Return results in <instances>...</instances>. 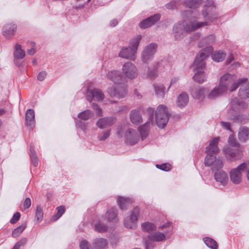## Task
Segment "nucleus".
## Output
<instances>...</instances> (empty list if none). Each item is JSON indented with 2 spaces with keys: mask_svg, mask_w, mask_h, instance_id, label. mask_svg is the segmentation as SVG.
<instances>
[{
  "mask_svg": "<svg viewBox=\"0 0 249 249\" xmlns=\"http://www.w3.org/2000/svg\"><path fill=\"white\" fill-rule=\"evenodd\" d=\"M225 57L226 53L222 51H215L212 55L213 60L217 62L222 61Z\"/></svg>",
  "mask_w": 249,
  "mask_h": 249,
  "instance_id": "obj_37",
  "label": "nucleus"
},
{
  "mask_svg": "<svg viewBox=\"0 0 249 249\" xmlns=\"http://www.w3.org/2000/svg\"><path fill=\"white\" fill-rule=\"evenodd\" d=\"M57 213L53 217V219L54 221L56 220L59 218L65 212V208L63 206L57 207Z\"/></svg>",
  "mask_w": 249,
  "mask_h": 249,
  "instance_id": "obj_50",
  "label": "nucleus"
},
{
  "mask_svg": "<svg viewBox=\"0 0 249 249\" xmlns=\"http://www.w3.org/2000/svg\"><path fill=\"white\" fill-rule=\"evenodd\" d=\"M152 123L147 121L143 125L139 127L138 130L140 132L142 140L145 139L148 135L150 126Z\"/></svg>",
  "mask_w": 249,
  "mask_h": 249,
  "instance_id": "obj_29",
  "label": "nucleus"
},
{
  "mask_svg": "<svg viewBox=\"0 0 249 249\" xmlns=\"http://www.w3.org/2000/svg\"><path fill=\"white\" fill-rule=\"evenodd\" d=\"M158 63H155L153 65V68H148L147 73H144L143 77L150 79H155L158 76Z\"/></svg>",
  "mask_w": 249,
  "mask_h": 249,
  "instance_id": "obj_28",
  "label": "nucleus"
},
{
  "mask_svg": "<svg viewBox=\"0 0 249 249\" xmlns=\"http://www.w3.org/2000/svg\"><path fill=\"white\" fill-rule=\"evenodd\" d=\"M17 30V26L14 24L5 25L2 29V35L7 39H12Z\"/></svg>",
  "mask_w": 249,
  "mask_h": 249,
  "instance_id": "obj_18",
  "label": "nucleus"
},
{
  "mask_svg": "<svg viewBox=\"0 0 249 249\" xmlns=\"http://www.w3.org/2000/svg\"><path fill=\"white\" fill-rule=\"evenodd\" d=\"M32 47L31 49H28L27 51V53L30 55H34L35 54V53H36L35 43L34 42H32Z\"/></svg>",
  "mask_w": 249,
  "mask_h": 249,
  "instance_id": "obj_61",
  "label": "nucleus"
},
{
  "mask_svg": "<svg viewBox=\"0 0 249 249\" xmlns=\"http://www.w3.org/2000/svg\"><path fill=\"white\" fill-rule=\"evenodd\" d=\"M249 128L247 126H241L239 128L238 133L239 140L242 142H247L249 139Z\"/></svg>",
  "mask_w": 249,
  "mask_h": 249,
  "instance_id": "obj_22",
  "label": "nucleus"
},
{
  "mask_svg": "<svg viewBox=\"0 0 249 249\" xmlns=\"http://www.w3.org/2000/svg\"><path fill=\"white\" fill-rule=\"evenodd\" d=\"M156 166L157 168L165 171H169L171 169V165L168 163H163L162 164H156Z\"/></svg>",
  "mask_w": 249,
  "mask_h": 249,
  "instance_id": "obj_53",
  "label": "nucleus"
},
{
  "mask_svg": "<svg viewBox=\"0 0 249 249\" xmlns=\"http://www.w3.org/2000/svg\"><path fill=\"white\" fill-rule=\"evenodd\" d=\"M219 138L216 137L210 141L209 145L206 147L207 155L205 158L204 164L206 166H211L213 171L218 170L223 167V162L219 159H216V155L219 149L217 146Z\"/></svg>",
  "mask_w": 249,
  "mask_h": 249,
  "instance_id": "obj_2",
  "label": "nucleus"
},
{
  "mask_svg": "<svg viewBox=\"0 0 249 249\" xmlns=\"http://www.w3.org/2000/svg\"><path fill=\"white\" fill-rule=\"evenodd\" d=\"M213 51V48L212 46H208L199 53L196 56V58L192 65V68L196 73L193 76L194 80L196 82L202 83L207 80V76L204 73V70L205 68V60Z\"/></svg>",
  "mask_w": 249,
  "mask_h": 249,
  "instance_id": "obj_1",
  "label": "nucleus"
},
{
  "mask_svg": "<svg viewBox=\"0 0 249 249\" xmlns=\"http://www.w3.org/2000/svg\"><path fill=\"white\" fill-rule=\"evenodd\" d=\"M215 8V5L212 0H208L205 4L204 9L202 11V15L206 20L212 21L215 18L213 14V10Z\"/></svg>",
  "mask_w": 249,
  "mask_h": 249,
  "instance_id": "obj_12",
  "label": "nucleus"
},
{
  "mask_svg": "<svg viewBox=\"0 0 249 249\" xmlns=\"http://www.w3.org/2000/svg\"><path fill=\"white\" fill-rule=\"evenodd\" d=\"M156 122L160 128H164L169 120V114L167 107L163 105H159L155 111Z\"/></svg>",
  "mask_w": 249,
  "mask_h": 249,
  "instance_id": "obj_6",
  "label": "nucleus"
},
{
  "mask_svg": "<svg viewBox=\"0 0 249 249\" xmlns=\"http://www.w3.org/2000/svg\"><path fill=\"white\" fill-rule=\"evenodd\" d=\"M126 142L133 145L138 142L139 140V136L136 131L133 129L129 128L124 135Z\"/></svg>",
  "mask_w": 249,
  "mask_h": 249,
  "instance_id": "obj_16",
  "label": "nucleus"
},
{
  "mask_svg": "<svg viewBox=\"0 0 249 249\" xmlns=\"http://www.w3.org/2000/svg\"><path fill=\"white\" fill-rule=\"evenodd\" d=\"M189 102V96L185 92L180 93L177 98V105L178 107L182 108L185 107Z\"/></svg>",
  "mask_w": 249,
  "mask_h": 249,
  "instance_id": "obj_26",
  "label": "nucleus"
},
{
  "mask_svg": "<svg viewBox=\"0 0 249 249\" xmlns=\"http://www.w3.org/2000/svg\"><path fill=\"white\" fill-rule=\"evenodd\" d=\"M142 228L143 231L149 232L154 230L156 226L152 223L146 222L142 224Z\"/></svg>",
  "mask_w": 249,
  "mask_h": 249,
  "instance_id": "obj_45",
  "label": "nucleus"
},
{
  "mask_svg": "<svg viewBox=\"0 0 249 249\" xmlns=\"http://www.w3.org/2000/svg\"><path fill=\"white\" fill-rule=\"evenodd\" d=\"M223 93H225L224 91L218 85L217 87H215L212 90H211L209 93H207V97L209 99H213L220 96Z\"/></svg>",
  "mask_w": 249,
  "mask_h": 249,
  "instance_id": "obj_33",
  "label": "nucleus"
},
{
  "mask_svg": "<svg viewBox=\"0 0 249 249\" xmlns=\"http://www.w3.org/2000/svg\"><path fill=\"white\" fill-rule=\"evenodd\" d=\"M130 119L132 123L136 125H139L142 122V118L140 112L135 109L131 111Z\"/></svg>",
  "mask_w": 249,
  "mask_h": 249,
  "instance_id": "obj_25",
  "label": "nucleus"
},
{
  "mask_svg": "<svg viewBox=\"0 0 249 249\" xmlns=\"http://www.w3.org/2000/svg\"><path fill=\"white\" fill-rule=\"evenodd\" d=\"M132 202V200L129 198L118 197L117 203L121 210H125L127 206Z\"/></svg>",
  "mask_w": 249,
  "mask_h": 249,
  "instance_id": "obj_30",
  "label": "nucleus"
},
{
  "mask_svg": "<svg viewBox=\"0 0 249 249\" xmlns=\"http://www.w3.org/2000/svg\"><path fill=\"white\" fill-rule=\"evenodd\" d=\"M110 135V129L102 132L98 136L99 141H103L107 139Z\"/></svg>",
  "mask_w": 249,
  "mask_h": 249,
  "instance_id": "obj_48",
  "label": "nucleus"
},
{
  "mask_svg": "<svg viewBox=\"0 0 249 249\" xmlns=\"http://www.w3.org/2000/svg\"><path fill=\"white\" fill-rule=\"evenodd\" d=\"M228 142L229 144L232 146L238 147L240 146V144L232 135H230L228 139Z\"/></svg>",
  "mask_w": 249,
  "mask_h": 249,
  "instance_id": "obj_51",
  "label": "nucleus"
},
{
  "mask_svg": "<svg viewBox=\"0 0 249 249\" xmlns=\"http://www.w3.org/2000/svg\"><path fill=\"white\" fill-rule=\"evenodd\" d=\"M228 117L229 118L233 120L234 122L238 123H244L245 122V118L244 116L240 114H234L232 116H230V112L228 113Z\"/></svg>",
  "mask_w": 249,
  "mask_h": 249,
  "instance_id": "obj_43",
  "label": "nucleus"
},
{
  "mask_svg": "<svg viewBox=\"0 0 249 249\" xmlns=\"http://www.w3.org/2000/svg\"><path fill=\"white\" fill-rule=\"evenodd\" d=\"M178 80V77H173L171 80L170 85L169 88L170 87V86H171L173 85L176 83Z\"/></svg>",
  "mask_w": 249,
  "mask_h": 249,
  "instance_id": "obj_63",
  "label": "nucleus"
},
{
  "mask_svg": "<svg viewBox=\"0 0 249 249\" xmlns=\"http://www.w3.org/2000/svg\"><path fill=\"white\" fill-rule=\"evenodd\" d=\"M243 172L246 173L247 179L249 180V161L239 164L236 168L231 171L230 176L232 183L237 184L241 182Z\"/></svg>",
  "mask_w": 249,
  "mask_h": 249,
  "instance_id": "obj_5",
  "label": "nucleus"
},
{
  "mask_svg": "<svg viewBox=\"0 0 249 249\" xmlns=\"http://www.w3.org/2000/svg\"><path fill=\"white\" fill-rule=\"evenodd\" d=\"M123 75L126 78L133 79L138 76V69L135 65L131 62H127L124 64L122 69Z\"/></svg>",
  "mask_w": 249,
  "mask_h": 249,
  "instance_id": "obj_8",
  "label": "nucleus"
},
{
  "mask_svg": "<svg viewBox=\"0 0 249 249\" xmlns=\"http://www.w3.org/2000/svg\"><path fill=\"white\" fill-rule=\"evenodd\" d=\"M87 100L91 102L93 99L100 101H102L104 97V94L103 92L98 89H88L87 90Z\"/></svg>",
  "mask_w": 249,
  "mask_h": 249,
  "instance_id": "obj_14",
  "label": "nucleus"
},
{
  "mask_svg": "<svg viewBox=\"0 0 249 249\" xmlns=\"http://www.w3.org/2000/svg\"><path fill=\"white\" fill-rule=\"evenodd\" d=\"M27 240V238H22L19 241H18L15 245H16L19 249L20 247L23 246L26 244Z\"/></svg>",
  "mask_w": 249,
  "mask_h": 249,
  "instance_id": "obj_60",
  "label": "nucleus"
},
{
  "mask_svg": "<svg viewBox=\"0 0 249 249\" xmlns=\"http://www.w3.org/2000/svg\"><path fill=\"white\" fill-rule=\"evenodd\" d=\"M160 14H155L141 22L140 23V27L142 29L148 28L153 25H154L160 20Z\"/></svg>",
  "mask_w": 249,
  "mask_h": 249,
  "instance_id": "obj_17",
  "label": "nucleus"
},
{
  "mask_svg": "<svg viewBox=\"0 0 249 249\" xmlns=\"http://www.w3.org/2000/svg\"><path fill=\"white\" fill-rule=\"evenodd\" d=\"M25 55L24 51L22 49L21 46L18 44H16L14 47V56L15 63L17 64V61L22 59Z\"/></svg>",
  "mask_w": 249,
  "mask_h": 249,
  "instance_id": "obj_24",
  "label": "nucleus"
},
{
  "mask_svg": "<svg viewBox=\"0 0 249 249\" xmlns=\"http://www.w3.org/2000/svg\"><path fill=\"white\" fill-rule=\"evenodd\" d=\"M93 116L92 112L89 109L84 110L78 114V118L81 120L86 121Z\"/></svg>",
  "mask_w": 249,
  "mask_h": 249,
  "instance_id": "obj_39",
  "label": "nucleus"
},
{
  "mask_svg": "<svg viewBox=\"0 0 249 249\" xmlns=\"http://www.w3.org/2000/svg\"><path fill=\"white\" fill-rule=\"evenodd\" d=\"M238 95L241 99L249 97V82L242 85L239 90Z\"/></svg>",
  "mask_w": 249,
  "mask_h": 249,
  "instance_id": "obj_32",
  "label": "nucleus"
},
{
  "mask_svg": "<svg viewBox=\"0 0 249 249\" xmlns=\"http://www.w3.org/2000/svg\"><path fill=\"white\" fill-rule=\"evenodd\" d=\"M26 123L28 126L33 129L35 126V112L32 109H28L26 112Z\"/></svg>",
  "mask_w": 249,
  "mask_h": 249,
  "instance_id": "obj_23",
  "label": "nucleus"
},
{
  "mask_svg": "<svg viewBox=\"0 0 249 249\" xmlns=\"http://www.w3.org/2000/svg\"><path fill=\"white\" fill-rule=\"evenodd\" d=\"M247 81V78L237 80L235 75L226 73L220 77L218 85L226 93L228 90L231 92L235 90L240 84L246 83Z\"/></svg>",
  "mask_w": 249,
  "mask_h": 249,
  "instance_id": "obj_4",
  "label": "nucleus"
},
{
  "mask_svg": "<svg viewBox=\"0 0 249 249\" xmlns=\"http://www.w3.org/2000/svg\"><path fill=\"white\" fill-rule=\"evenodd\" d=\"M107 92L111 97H116L119 99L124 97L127 94L124 86H112L108 89Z\"/></svg>",
  "mask_w": 249,
  "mask_h": 249,
  "instance_id": "obj_13",
  "label": "nucleus"
},
{
  "mask_svg": "<svg viewBox=\"0 0 249 249\" xmlns=\"http://www.w3.org/2000/svg\"><path fill=\"white\" fill-rule=\"evenodd\" d=\"M80 249H92L89 243L86 240H82L80 243Z\"/></svg>",
  "mask_w": 249,
  "mask_h": 249,
  "instance_id": "obj_54",
  "label": "nucleus"
},
{
  "mask_svg": "<svg viewBox=\"0 0 249 249\" xmlns=\"http://www.w3.org/2000/svg\"><path fill=\"white\" fill-rule=\"evenodd\" d=\"M215 38L213 35H209L201 40L199 44V47H201L206 44H209L214 42Z\"/></svg>",
  "mask_w": 249,
  "mask_h": 249,
  "instance_id": "obj_42",
  "label": "nucleus"
},
{
  "mask_svg": "<svg viewBox=\"0 0 249 249\" xmlns=\"http://www.w3.org/2000/svg\"><path fill=\"white\" fill-rule=\"evenodd\" d=\"M25 228L26 226L23 224L15 229L12 232V236L13 237H18L23 231Z\"/></svg>",
  "mask_w": 249,
  "mask_h": 249,
  "instance_id": "obj_47",
  "label": "nucleus"
},
{
  "mask_svg": "<svg viewBox=\"0 0 249 249\" xmlns=\"http://www.w3.org/2000/svg\"><path fill=\"white\" fill-rule=\"evenodd\" d=\"M20 216V214L19 213H15L12 217V218L10 220V222L12 224H14L16 223L19 219Z\"/></svg>",
  "mask_w": 249,
  "mask_h": 249,
  "instance_id": "obj_58",
  "label": "nucleus"
},
{
  "mask_svg": "<svg viewBox=\"0 0 249 249\" xmlns=\"http://www.w3.org/2000/svg\"><path fill=\"white\" fill-rule=\"evenodd\" d=\"M123 129L122 127L118 128L117 133L119 137H122L123 136Z\"/></svg>",
  "mask_w": 249,
  "mask_h": 249,
  "instance_id": "obj_64",
  "label": "nucleus"
},
{
  "mask_svg": "<svg viewBox=\"0 0 249 249\" xmlns=\"http://www.w3.org/2000/svg\"><path fill=\"white\" fill-rule=\"evenodd\" d=\"M202 0H188L185 1V5L190 8H196L202 3Z\"/></svg>",
  "mask_w": 249,
  "mask_h": 249,
  "instance_id": "obj_41",
  "label": "nucleus"
},
{
  "mask_svg": "<svg viewBox=\"0 0 249 249\" xmlns=\"http://www.w3.org/2000/svg\"><path fill=\"white\" fill-rule=\"evenodd\" d=\"M43 213L42 209L39 206L36 207L35 219L37 221H40L43 219Z\"/></svg>",
  "mask_w": 249,
  "mask_h": 249,
  "instance_id": "obj_49",
  "label": "nucleus"
},
{
  "mask_svg": "<svg viewBox=\"0 0 249 249\" xmlns=\"http://www.w3.org/2000/svg\"><path fill=\"white\" fill-rule=\"evenodd\" d=\"M116 122L113 117H104L99 119L96 122V125L100 129H104L111 126Z\"/></svg>",
  "mask_w": 249,
  "mask_h": 249,
  "instance_id": "obj_19",
  "label": "nucleus"
},
{
  "mask_svg": "<svg viewBox=\"0 0 249 249\" xmlns=\"http://www.w3.org/2000/svg\"><path fill=\"white\" fill-rule=\"evenodd\" d=\"M208 22H198L196 20L186 23L185 21H179L176 23L173 28V32L175 39L176 40L182 39L186 34L190 31H193L203 26L207 25Z\"/></svg>",
  "mask_w": 249,
  "mask_h": 249,
  "instance_id": "obj_3",
  "label": "nucleus"
},
{
  "mask_svg": "<svg viewBox=\"0 0 249 249\" xmlns=\"http://www.w3.org/2000/svg\"><path fill=\"white\" fill-rule=\"evenodd\" d=\"M30 156L32 164L34 166H36L38 164V158L35 154L33 150V148L32 147V146H30Z\"/></svg>",
  "mask_w": 249,
  "mask_h": 249,
  "instance_id": "obj_46",
  "label": "nucleus"
},
{
  "mask_svg": "<svg viewBox=\"0 0 249 249\" xmlns=\"http://www.w3.org/2000/svg\"><path fill=\"white\" fill-rule=\"evenodd\" d=\"M91 107L92 109L95 111L96 114L98 116H103L102 110L97 104L94 103H92L91 105Z\"/></svg>",
  "mask_w": 249,
  "mask_h": 249,
  "instance_id": "obj_52",
  "label": "nucleus"
},
{
  "mask_svg": "<svg viewBox=\"0 0 249 249\" xmlns=\"http://www.w3.org/2000/svg\"><path fill=\"white\" fill-rule=\"evenodd\" d=\"M157 44L152 43L144 48L142 53V59L144 62H147L153 57L157 51Z\"/></svg>",
  "mask_w": 249,
  "mask_h": 249,
  "instance_id": "obj_10",
  "label": "nucleus"
},
{
  "mask_svg": "<svg viewBox=\"0 0 249 249\" xmlns=\"http://www.w3.org/2000/svg\"><path fill=\"white\" fill-rule=\"evenodd\" d=\"M47 73L45 71H42L40 72L37 76V79L40 81H43L46 77Z\"/></svg>",
  "mask_w": 249,
  "mask_h": 249,
  "instance_id": "obj_56",
  "label": "nucleus"
},
{
  "mask_svg": "<svg viewBox=\"0 0 249 249\" xmlns=\"http://www.w3.org/2000/svg\"><path fill=\"white\" fill-rule=\"evenodd\" d=\"M231 107L233 110H240L246 107L247 105L243 102H240L236 98L233 99L231 101Z\"/></svg>",
  "mask_w": 249,
  "mask_h": 249,
  "instance_id": "obj_36",
  "label": "nucleus"
},
{
  "mask_svg": "<svg viewBox=\"0 0 249 249\" xmlns=\"http://www.w3.org/2000/svg\"><path fill=\"white\" fill-rule=\"evenodd\" d=\"M208 92L209 90L207 88L196 86L192 89L191 94L194 98L200 99L204 97Z\"/></svg>",
  "mask_w": 249,
  "mask_h": 249,
  "instance_id": "obj_20",
  "label": "nucleus"
},
{
  "mask_svg": "<svg viewBox=\"0 0 249 249\" xmlns=\"http://www.w3.org/2000/svg\"><path fill=\"white\" fill-rule=\"evenodd\" d=\"M136 49H132L129 46L128 47H124L119 53V56L130 60H134L136 59Z\"/></svg>",
  "mask_w": 249,
  "mask_h": 249,
  "instance_id": "obj_15",
  "label": "nucleus"
},
{
  "mask_svg": "<svg viewBox=\"0 0 249 249\" xmlns=\"http://www.w3.org/2000/svg\"><path fill=\"white\" fill-rule=\"evenodd\" d=\"M167 9L173 10L177 8V2L173 1L169 2L166 5Z\"/></svg>",
  "mask_w": 249,
  "mask_h": 249,
  "instance_id": "obj_57",
  "label": "nucleus"
},
{
  "mask_svg": "<svg viewBox=\"0 0 249 249\" xmlns=\"http://www.w3.org/2000/svg\"><path fill=\"white\" fill-rule=\"evenodd\" d=\"M105 218L107 221H117V210L115 208H112L108 210L105 215Z\"/></svg>",
  "mask_w": 249,
  "mask_h": 249,
  "instance_id": "obj_31",
  "label": "nucleus"
},
{
  "mask_svg": "<svg viewBox=\"0 0 249 249\" xmlns=\"http://www.w3.org/2000/svg\"><path fill=\"white\" fill-rule=\"evenodd\" d=\"M106 77L107 79L111 81L116 85L124 84L125 82V78L122 72L118 70H112L107 73Z\"/></svg>",
  "mask_w": 249,
  "mask_h": 249,
  "instance_id": "obj_9",
  "label": "nucleus"
},
{
  "mask_svg": "<svg viewBox=\"0 0 249 249\" xmlns=\"http://www.w3.org/2000/svg\"><path fill=\"white\" fill-rule=\"evenodd\" d=\"M140 213V209L135 207L131 212L130 214L126 216L124 220V225L125 228L130 229H135L137 226L138 216Z\"/></svg>",
  "mask_w": 249,
  "mask_h": 249,
  "instance_id": "obj_7",
  "label": "nucleus"
},
{
  "mask_svg": "<svg viewBox=\"0 0 249 249\" xmlns=\"http://www.w3.org/2000/svg\"><path fill=\"white\" fill-rule=\"evenodd\" d=\"M223 152L227 160L231 161L239 160L243 156L242 151L227 147L223 149Z\"/></svg>",
  "mask_w": 249,
  "mask_h": 249,
  "instance_id": "obj_11",
  "label": "nucleus"
},
{
  "mask_svg": "<svg viewBox=\"0 0 249 249\" xmlns=\"http://www.w3.org/2000/svg\"><path fill=\"white\" fill-rule=\"evenodd\" d=\"M31 204V199L29 198H26L23 203V207L24 209H27L29 208Z\"/></svg>",
  "mask_w": 249,
  "mask_h": 249,
  "instance_id": "obj_62",
  "label": "nucleus"
},
{
  "mask_svg": "<svg viewBox=\"0 0 249 249\" xmlns=\"http://www.w3.org/2000/svg\"><path fill=\"white\" fill-rule=\"evenodd\" d=\"M147 113L149 115V118L148 121H150V123H152L153 119V114L154 112V109L152 107H149L146 110Z\"/></svg>",
  "mask_w": 249,
  "mask_h": 249,
  "instance_id": "obj_55",
  "label": "nucleus"
},
{
  "mask_svg": "<svg viewBox=\"0 0 249 249\" xmlns=\"http://www.w3.org/2000/svg\"><path fill=\"white\" fill-rule=\"evenodd\" d=\"M156 95L159 98H163L165 95V88L162 84L154 85Z\"/></svg>",
  "mask_w": 249,
  "mask_h": 249,
  "instance_id": "obj_38",
  "label": "nucleus"
},
{
  "mask_svg": "<svg viewBox=\"0 0 249 249\" xmlns=\"http://www.w3.org/2000/svg\"><path fill=\"white\" fill-rule=\"evenodd\" d=\"M203 240L205 244L210 248L212 249H218V245L217 243L213 239L211 238L206 237L204 238Z\"/></svg>",
  "mask_w": 249,
  "mask_h": 249,
  "instance_id": "obj_44",
  "label": "nucleus"
},
{
  "mask_svg": "<svg viewBox=\"0 0 249 249\" xmlns=\"http://www.w3.org/2000/svg\"><path fill=\"white\" fill-rule=\"evenodd\" d=\"M95 249H106L107 245V240L104 238H97L93 243Z\"/></svg>",
  "mask_w": 249,
  "mask_h": 249,
  "instance_id": "obj_34",
  "label": "nucleus"
},
{
  "mask_svg": "<svg viewBox=\"0 0 249 249\" xmlns=\"http://www.w3.org/2000/svg\"><path fill=\"white\" fill-rule=\"evenodd\" d=\"M107 221L104 216L100 217L94 225V230L98 232H104L107 231V227L105 222Z\"/></svg>",
  "mask_w": 249,
  "mask_h": 249,
  "instance_id": "obj_21",
  "label": "nucleus"
},
{
  "mask_svg": "<svg viewBox=\"0 0 249 249\" xmlns=\"http://www.w3.org/2000/svg\"><path fill=\"white\" fill-rule=\"evenodd\" d=\"M220 123L224 129L231 131V124L230 123L221 121Z\"/></svg>",
  "mask_w": 249,
  "mask_h": 249,
  "instance_id": "obj_59",
  "label": "nucleus"
},
{
  "mask_svg": "<svg viewBox=\"0 0 249 249\" xmlns=\"http://www.w3.org/2000/svg\"><path fill=\"white\" fill-rule=\"evenodd\" d=\"M149 238L155 242H160L165 239L164 233L160 232H155L148 235Z\"/></svg>",
  "mask_w": 249,
  "mask_h": 249,
  "instance_id": "obj_35",
  "label": "nucleus"
},
{
  "mask_svg": "<svg viewBox=\"0 0 249 249\" xmlns=\"http://www.w3.org/2000/svg\"><path fill=\"white\" fill-rule=\"evenodd\" d=\"M142 38L141 35H138L132 38L129 42V47L132 49H136V52H137L138 45L140 41Z\"/></svg>",
  "mask_w": 249,
  "mask_h": 249,
  "instance_id": "obj_40",
  "label": "nucleus"
},
{
  "mask_svg": "<svg viewBox=\"0 0 249 249\" xmlns=\"http://www.w3.org/2000/svg\"><path fill=\"white\" fill-rule=\"evenodd\" d=\"M214 178L216 181L219 182L223 185H225L227 184L228 178L226 173L223 170L215 172L214 174Z\"/></svg>",
  "mask_w": 249,
  "mask_h": 249,
  "instance_id": "obj_27",
  "label": "nucleus"
}]
</instances>
